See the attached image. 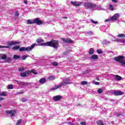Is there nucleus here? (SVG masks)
<instances>
[{"label": "nucleus", "instance_id": "obj_1", "mask_svg": "<svg viewBox=\"0 0 125 125\" xmlns=\"http://www.w3.org/2000/svg\"><path fill=\"white\" fill-rule=\"evenodd\" d=\"M36 45H37V43H34L31 46H28L27 47H21V48L19 45H16L13 47V49L14 50L20 49V51H31V50H32L34 47L36 46Z\"/></svg>", "mask_w": 125, "mask_h": 125}, {"label": "nucleus", "instance_id": "obj_2", "mask_svg": "<svg viewBox=\"0 0 125 125\" xmlns=\"http://www.w3.org/2000/svg\"><path fill=\"white\" fill-rule=\"evenodd\" d=\"M70 83H71L70 79L69 78H65L63 80L62 83L51 88V90H56V89H58V88L61 87V86H63V85H66V84H70Z\"/></svg>", "mask_w": 125, "mask_h": 125}, {"label": "nucleus", "instance_id": "obj_3", "mask_svg": "<svg viewBox=\"0 0 125 125\" xmlns=\"http://www.w3.org/2000/svg\"><path fill=\"white\" fill-rule=\"evenodd\" d=\"M58 44L59 42L57 41H54L51 42H44L41 44L42 46L47 45V46H51V47H54V48H57L58 47Z\"/></svg>", "mask_w": 125, "mask_h": 125}, {"label": "nucleus", "instance_id": "obj_4", "mask_svg": "<svg viewBox=\"0 0 125 125\" xmlns=\"http://www.w3.org/2000/svg\"><path fill=\"white\" fill-rule=\"evenodd\" d=\"M124 58H125V57L123 56H117L114 58V60L115 61H117V62H119L121 65L122 66H125V60H124Z\"/></svg>", "mask_w": 125, "mask_h": 125}, {"label": "nucleus", "instance_id": "obj_5", "mask_svg": "<svg viewBox=\"0 0 125 125\" xmlns=\"http://www.w3.org/2000/svg\"><path fill=\"white\" fill-rule=\"evenodd\" d=\"M83 5L85 9H93V8H96V5L95 4L89 2L84 3Z\"/></svg>", "mask_w": 125, "mask_h": 125}, {"label": "nucleus", "instance_id": "obj_6", "mask_svg": "<svg viewBox=\"0 0 125 125\" xmlns=\"http://www.w3.org/2000/svg\"><path fill=\"white\" fill-rule=\"evenodd\" d=\"M119 17H120V14L116 13L110 18V21H116L119 19Z\"/></svg>", "mask_w": 125, "mask_h": 125}, {"label": "nucleus", "instance_id": "obj_7", "mask_svg": "<svg viewBox=\"0 0 125 125\" xmlns=\"http://www.w3.org/2000/svg\"><path fill=\"white\" fill-rule=\"evenodd\" d=\"M5 113L6 114H9L11 118H12V117H14V116H15V114H16V111L15 110H8L5 111Z\"/></svg>", "mask_w": 125, "mask_h": 125}, {"label": "nucleus", "instance_id": "obj_8", "mask_svg": "<svg viewBox=\"0 0 125 125\" xmlns=\"http://www.w3.org/2000/svg\"><path fill=\"white\" fill-rule=\"evenodd\" d=\"M34 24H37V25H42V21L40 20V18H37L34 19Z\"/></svg>", "mask_w": 125, "mask_h": 125}, {"label": "nucleus", "instance_id": "obj_9", "mask_svg": "<svg viewBox=\"0 0 125 125\" xmlns=\"http://www.w3.org/2000/svg\"><path fill=\"white\" fill-rule=\"evenodd\" d=\"M70 3H71V4H72L73 5H74V6H80V5H81V4L83 3V2H79L77 1H71L70 2Z\"/></svg>", "mask_w": 125, "mask_h": 125}, {"label": "nucleus", "instance_id": "obj_10", "mask_svg": "<svg viewBox=\"0 0 125 125\" xmlns=\"http://www.w3.org/2000/svg\"><path fill=\"white\" fill-rule=\"evenodd\" d=\"M31 74V71L30 70H27L25 72H23L21 73V77H26L27 75H30Z\"/></svg>", "mask_w": 125, "mask_h": 125}, {"label": "nucleus", "instance_id": "obj_11", "mask_svg": "<svg viewBox=\"0 0 125 125\" xmlns=\"http://www.w3.org/2000/svg\"><path fill=\"white\" fill-rule=\"evenodd\" d=\"M19 42H14V41H10L7 43L8 45L10 46V45H14V44H19Z\"/></svg>", "mask_w": 125, "mask_h": 125}, {"label": "nucleus", "instance_id": "obj_12", "mask_svg": "<svg viewBox=\"0 0 125 125\" xmlns=\"http://www.w3.org/2000/svg\"><path fill=\"white\" fill-rule=\"evenodd\" d=\"M63 42L66 43H72L73 42V41L69 38L63 39Z\"/></svg>", "mask_w": 125, "mask_h": 125}, {"label": "nucleus", "instance_id": "obj_13", "mask_svg": "<svg viewBox=\"0 0 125 125\" xmlns=\"http://www.w3.org/2000/svg\"><path fill=\"white\" fill-rule=\"evenodd\" d=\"M15 82H17L18 84H19L20 87H24L25 85H26V83H24L23 82H19L18 81L15 80Z\"/></svg>", "mask_w": 125, "mask_h": 125}, {"label": "nucleus", "instance_id": "obj_14", "mask_svg": "<svg viewBox=\"0 0 125 125\" xmlns=\"http://www.w3.org/2000/svg\"><path fill=\"white\" fill-rule=\"evenodd\" d=\"M124 92L121 91H115L114 92V95L116 96L123 95Z\"/></svg>", "mask_w": 125, "mask_h": 125}, {"label": "nucleus", "instance_id": "obj_15", "mask_svg": "<svg viewBox=\"0 0 125 125\" xmlns=\"http://www.w3.org/2000/svg\"><path fill=\"white\" fill-rule=\"evenodd\" d=\"M53 99L54 101H58L60 99H62V97L59 95L53 97Z\"/></svg>", "mask_w": 125, "mask_h": 125}, {"label": "nucleus", "instance_id": "obj_16", "mask_svg": "<svg viewBox=\"0 0 125 125\" xmlns=\"http://www.w3.org/2000/svg\"><path fill=\"white\" fill-rule=\"evenodd\" d=\"M26 22L28 25H32V24H35L34 20H28L26 21Z\"/></svg>", "mask_w": 125, "mask_h": 125}, {"label": "nucleus", "instance_id": "obj_17", "mask_svg": "<svg viewBox=\"0 0 125 125\" xmlns=\"http://www.w3.org/2000/svg\"><path fill=\"white\" fill-rule=\"evenodd\" d=\"M114 79L115 80V81H121L122 79H123V78H122V77L117 75H115L114 76Z\"/></svg>", "mask_w": 125, "mask_h": 125}, {"label": "nucleus", "instance_id": "obj_18", "mask_svg": "<svg viewBox=\"0 0 125 125\" xmlns=\"http://www.w3.org/2000/svg\"><path fill=\"white\" fill-rule=\"evenodd\" d=\"M47 81H54L55 77L54 76H50L47 78Z\"/></svg>", "mask_w": 125, "mask_h": 125}, {"label": "nucleus", "instance_id": "obj_19", "mask_svg": "<svg viewBox=\"0 0 125 125\" xmlns=\"http://www.w3.org/2000/svg\"><path fill=\"white\" fill-rule=\"evenodd\" d=\"M13 58L14 59V60H18V59H20V58H21V56H18L17 55H14L13 56Z\"/></svg>", "mask_w": 125, "mask_h": 125}, {"label": "nucleus", "instance_id": "obj_20", "mask_svg": "<svg viewBox=\"0 0 125 125\" xmlns=\"http://www.w3.org/2000/svg\"><path fill=\"white\" fill-rule=\"evenodd\" d=\"M111 39L112 40V41L113 42H121V41H122V39H116V37H114L113 36H111Z\"/></svg>", "mask_w": 125, "mask_h": 125}, {"label": "nucleus", "instance_id": "obj_21", "mask_svg": "<svg viewBox=\"0 0 125 125\" xmlns=\"http://www.w3.org/2000/svg\"><path fill=\"white\" fill-rule=\"evenodd\" d=\"M91 58L93 60H95L96 59H98V56L97 55H93L91 56Z\"/></svg>", "mask_w": 125, "mask_h": 125}, {"label": "nucleus", "instance_id": "obj_22", "mask_svg": "<svg viewBox=\"0 0 125 125\" xmlns=\"http://www.w3.org/2000/svg\"><path fill=\"white\" fill-rule=\"evenodd\" d=\"M46 81V80L44 78H42L40 79V83H45V81Z\"/></svg>", "mask_w": 125, "mask_h": 125}, {"label": "nucleus", "instance_id": "obj_23", "mask_svg": "<svg viewBox=\"0 0 125 125\" xmlns=\"http://www.w3.org/2000/svg\"><path fill=\"white\" fill-rule=\"evenodd\" d=\"M97 125H104V124L103 123V122L101 120H99L97 122Z\"/></svg>", "mask_w": 125, "mask_h": 125}, {"label": "nucleus", "instance_id": "obj_24", "mask_svg": "<svg viewBox=\"0 0 125 125\" xmlns=\"http://www.w3.org/2000/svg\"><path fill=\"white\" fill-rule=\"evenodd\" d=\"M29 57V55H23L21 56V59L22 60H25L26 58H28Z\"/></svg>", "mask_w": 125, "mask_h": 125}, {"label": "nucleus", "instance_id": "obj_25", "mask_svg": "<svg viewBox=\"0 0 125 125\" xmlns=\"http://www.w3.org/2000/svg\"><path fill=\"white\" fill-rule=\"evenodd\" d=\"M36 42L37 43H41V42H43V40L41 39H37L36 40Z\"/></svg>", "mask_w": 125, "mask_h": 125}, {"label": "nucleus", "instance_id": "obj_26", "mask_svg": "<svg viewBox=\"0 0 125 125\" xmlns=\"http://www.w3.org/2000/svg\"><path fill=\"white\" fill-rule=\"evenodd\" d=\"M11 61H12V59H11V58H7L6 60V62H7V63H10Z\"/></svg>", "mask_w": 125, "mask_h": 125}, {"label": "nucleus", "instance_id": "obj_27", "mask_svg": "<svg viewBox=\"0 0 125 125\" xmlns=\"http://www.w3.org/2000/svg\"><path fill=\"white\" fill-rule=\"evenodd\" d=\"M6 95H7V94L5 92L0 93V96H6Z\"/></svg>", "mask_w": 125, "mask_h": 125}, {"label": "nucleus", "instance_id": "obj_28", "mask_svg": "<svg viewBox=\"0 0 125 125\" xmlns=\"http://www.w3.org/2000/svg\"><path fill=\"white\" fill-rule=\"evenodd\" d=\"M118 38H125V34H120L117 35Z\"/></svg>", "mask_w": 125, "mask_h": 125}, {"label": "nucleus", "instance_id": "obj_29", "mask_svg": "<svg viewBox=\"0 0 125 125\" xmlns=\"http://www.w3.org/2000/svg\"><path fill=\"white\" fill-rule=\"evenodd\" d=\"M94 52V50L93 48L90 49L89 51V53L90 55H92V54Z\"/></svg>", "mask_w": 125, "mask_h": 125}, {"label": "nucleus", "instance_id": "obj_30", "mask_svg": "<svg viewBox=\"0 0 125 125\" xmlns=\"http://www.w3.org/2000/svg\"><path fill=\"white\" fill-rule=\"evenodd\" d=\"M92 83L93 84H96L97 85H99V84H100V83L97 82H96V81H94V80L92 82Z\"/></svg>", "mask_w": 125, "mask_h": 125}, {"label": "nucleus", "instance_id": "obj_31", "mask_svg": "<svg viewBox=\"0 0 125 125\" xmlns=\"http://www.w3.org/2000/svg\"><path fill=\"white\" fill-rule=\"evenodd\" d=\"M6 55L4 54H2V60H5L6 59Z\"/></svg>", "mask_w": 125, "mask_h": 125}, {"label": "nucleus", "instance_id": "obj_32", "mask_svg": "<svg viewBox=\"0 0 125 125\" xmlns=\"http://www.w3.org/2000/svg\"><path fill=\"white\" fill-rule=\"evenodd\" d=\"M30 72H31V73H32L34 75H37L38 74V72H37V71H36L35 70L32 69L30 71Z\"/></svg>", "mask_w": 125, "mask_h": 125}, {"label": "nucleus", "instance_id": "obj_33", "mask_svg": "<svg viewBox=\"0 0 125 125\" xmlns=\"http://www.w3.org/2000/svg\"><path fill=\"white\" fill-rule=\"evenodd\" d=\"M110 10H111V11H114V10H115V8H114V6H113V5H110Z\"/></svg>", "mask_w": 125, "mask_h": 125}, {"label": "nucleus", "instance_id": "obj_34", "mask_svg": "<svg viewBox=\"0 0 125 125\" xmlns=\"http://www.w3.org/2000/svg\"><path fill=\"white\" fill-rule=\"evenodd\" d=\"M8 89H13V85L9 84L7 87Z\"/></svg>", "mask_w": 125, "mask_h": 125}, {"label": "nucleus", "instance_id": "obj_35", "mask_svg": "<svg viewBox=\"0 0 125 125\" xmlns=\"http://www.w3.org/2000/svg\"><path fill=\"white\" fill-rule=\"evenodd\" d=\"M22 122V120L21 119H20L17 122L16 125H21V122Z\"/></svg>", "mask_w": 125, "mask_h": 125}, {"label": "nucleus", "instance_id": "obj_36", "mask_svg": "<svg viewBox=\"0 0 125 125\" xmlns=\"http://www.w3.org/2000/svg\"><path fill=\"white\" fill-rule=\"evenodd\" d=\"M103 43L104 44H109V43H110V42H109V41H107L105 40L103 42Z\"/></svg>", "mask_w": 125, "mask_h": 125}, {"label": "nucleus", "instance_id": "obj_37", "mask_svg": "<svg viewBox=\"0 0 125 125\" xmlns=\"http://www.w3.org/2000/svg\"><path fill=\"white\" fill-rule=\"evenodd\" d=\"M9 47L8 46H2L0 45V48H8Z\"/></svg>", "mask_w": 125, "mask_h": 125}, {"label": "nucleus", "instance_id": "obj_38", "mask_svg": "<svg viewBox=\"0 0 125 125\" xmlns=\"http://www.w3.org/2000/svg\"><path fill=\"white\" fill-rule=\"evenodd\" d=\"M81 84H82L83 85H84L85 84H87V82H86V81H82V82H81Z\"/></svg>", "mask_w": 125, "mask_h": 125}, {"label": "nucleus", "instance_id": "obj_39", "mask_svg": "<svg viewBox=\"0 0 125 125\" xmlns=\"http://www.w3.org/2000/svg\"><path fill=\"white\" fill-rule=\"evenodd\" d=\"M53 66H57L58 65V62H55L52 63Z\"/></svg>", "mask_w": 125, "mask_h": 125}, {"label": "nucleus", "instance_id": "obj_40", "mask_svg": "<svg viewBox=\"0 0 125 125\" xmlns=\"http://www.w3.org/2000/svg\"><path fill=\"white\" fill-rule=\"evenodd\" d=\"M98 93H102V92H103V90L101 88H99V89H98Z\"/></svg>", "mask_w": 125, "mask_h": 125}, {"label": "nucleus", "instance_id": "obj_41", "mask_svg": "<svg viewBox=\"0 0 125 125\" xmlns=\"http://www.w3.org/2000/svg\"><path fill=\"white\" fill-rule=\"evenodd\" d=\"M97 53L101 54V53H102V50H101L100 49H98L97 50Z\"/></svg>", "mask_w": 125, "mask_h": 125}, {"label": "nucleus", "instance_id": "obj_42", "mask_svg": "<svg viewBox=\"0 0 125 125\" xmlns=\"http://www.w3.org/2000/svg\"><path fill=\"white\" fill-rule=\"evenodd\" d=\"M21 101L22 102H26L27 99L26 98H23L21 99Z\"/></svg>", "mask_w": 125, "mask_h": 125}, {"label": "nucleus", "instance_id": "obj_43", "mask_svg": "<svg viewBox=\"0 0 125 125\" xmlns=\"http://www.w3.org/2000/svg\"><path fill=\"white\" fill-rule=\"evenodd\" d=\"M15 16H19V12L18 11H16L15 13Z\"/></svg>", "mask_w": 125, "mask_h": 125}, {"label": "nucleus", "instance_id": "obj_44", "mask_svg": "<svg viewBox=\"0 0 125 125\" xmlns=\"http://www.w3.org/2000/svg\"><path fill=\"white\" fill-rule=\"evenodd\" d=\"M91 22H92V23H93V24H97V23H98L97 21H93V20H91Z\"/></svg>", "mask_w": 125, "mask_h": 125}, {"label": "nucleus", "instance_id": "obj_45", "mask_svg": "<svg viewBox=\"0 0 125 125\" xmlns=\"http://www.w3.org/2000/svg\"><path fill=\"white\" fill-rule=\"evenodd\" d=\"M119 42H122L123 43H125V40H118Z\"/></svg>", "mask_w": 125, "mask_h": 125}, {"label": "nucleus", "instance_id": "obj_46", "mask_svg": "<svg viewBox=\"0 0 125 125\" xmlns=\"http://www.w3.org/2000/svg\"><path fill=\"white\" fill-rule=\"evenodd\" d=\"M87 34H88V35H93V32H92L91 31H89V32H87Z\"/></svg>", "mask_w": 125, "mask_h": 125}, {"label": "nucleus", "instance_id": "obj_47", "mask_svg": "<svg viewBox=\"0 0 125 125\" xmlns=\"http://www.w3.org/2000/svg\"><path fill=\"white\" fill-rule=\"evenodd\" d=\"M19 72H22V71H24V68H21L19 69Z\"/></svg>", "mask_w": 125, "mask_h": 125}, {"label": "nucleus", "instance_id": "obj_48", "mask_svg": "<svg viewBox=\"0 0 125 125\" xmlns=\"http://www.w3.org/2000/svg\"><path fill=\"white\" fill-rule=\"evenodd\" d=\"M117 115L118 117H119V118H122V117H123L122 114H120L119 113H117Z\"/></svg>", "mask_w": 125, "mask_h": 125}, {"label": "nucleus", "instance_id": "obj_49", "mask_svg": "<svg viewBox=\"0 0 125 125\" xmlns=\"http://www.w3.org/2000/svg\"><path fill=\"white\" fill-rule=\"evenodd\" d=\"M21 93H24V91H21L20 92L17 93V94H21Z\"/></svg>", "mask_w": 125, "mask_h": 125}, {"label": "nucleus", "instance_id": "obj_50", "mask_svg": "<svg viewBox=\"0 0 125 125\" xmlns=\"http://www.w3.org/2000/svg\"><path fill=\"white\" fill-rule=\"evenodd\" d=\"M80 125H86V124H85V123H84V122H81Z\"/></svg>", "mask_w": 125, "mask_h": 125}, {"label": "nucleus", "instance_id": "obj_51", "mask_svg": "<svg viewBox=\"0 0 125 125\" xmlns=\"http://www.w3.org/2000/svg\"><path fill=\"white\" fill-rule=\"evenodd\" d=\"M112 2H114L115 3H117L118 2V0H111Z\"/></svg>", "mask_w": 125, "mask_h": 125}, {"label": "nucleus", "instance_id": "obj_52", "mask_svg": "<svg viewBox=\"0 0 125 125\" xmlns=\"http://www.w3.org/2000/svg\"><path fill=\"white\" fill-rule=\"evenodd\" d=\"M109 21H110V19H107L104 20L105 22H109Z\"/></svg>", "mask_w": 125, "mask_h": 125}, {"label": "nucleus", "instance_id": "obj_53", "mask_svg": "<svg viewBox=\"0 0 125 125\" xmlns=\"http://www.w3.org/2000/svg\"><path fill=\"white\" fill-rule=\"evenodd\" d=\"M23 2L25 4H27V3H28V1L27 0H23Z\"/></svg>", "mask_w": 125, "mask_h": 125}, {"label": "nucleus", "instance_id": "obj_54", "mask_svg": "<svg viewBox=\"0 0 125 125\" xmlns=\"http://www.w3.org/2000/svg\"><path fill=\"white\" fill-rule=\"evenodd\" d=\"M3 99H4V98H2V97H0V101H3Z\"/></svg>", "mask_w": 125, "mask_h": 125}, {"label": "nucleus", "instance_id": "obj_55", "mask_svg": "<svg viewBox=\"0 0 125 125\" xmlns=\"http://www.w3.org/2000/svg\"><path fill=\"white\" fill-rule=\"evenodd\" d=\"M2 54H0V59H2Z\"/></svg>", "mask_w": 125, "mask_h": 125}, {"label": "nucleus", "instance_id": "obj_56", "mask_svg": "<svg viewBox=\"0 0 125 125\" xmlns=\"http://www.w3.org/2000/svg\"><path fill=\"white\" fill-rule=\"evenodd\" d=\"M62 18H63V19H67L68 18H67V17H63Z\"/></svg>", "mask_w": 125, "mask_h": 125}, {"label": "nucleus", "instance_id": "obj_57", "mask_svg": "<svg viewBox=\"0 0 125 125\" xmlns=\"http://www.w3.org/2000/svg\"><path fill=\"white\" fill-rule=\"evenodd\" d=\"M96 80H97V81H99V77H97Z\"/></svg>", "mask_w": 125, "mask_h": 125}, {"label": "nucleus", "instance_id": "obj_58", "mask_svg": "<svg viewBox=\"0 0 125 125\" xmlns=\"http://www.w3.org/2000/svg\"><path fill=\"white\" fill-rule=\"evenodd\" d=\"M99 10H102V9H99Z\"/></svg>", "mask_w": 125, "mask_h": 125}, {"label": "nucleus", "instance_id": "obj_59", "mask_svg": "<svg viewBox=\"0 0 125 125\" xmlns=\"http://www.w3.org/2000/svg\"><path fill=\"white\" fill-rule=\"evenodd\" d=\"M1 107V105L0 104V107Z\"/></svg>", "mask_w": 125, "mask_h": 125}, {"label": "nucleus", "instance_id": "obj_60", "mask_svg": "<svg viewBox=\"0 0 125 125\" xmlns=\"http://www.w3.org/2000/svg\"><path fill=\"white\" fill-rule=\"evenodd\" d=\"M87 1H88L89 0H86Z\"/></svg>", "mask_w": 125, "mask_h": 125}, {"label": "nucleus", "instance_id": "obj_61", "mask_svg": "<svg viewBox=\"0 0 125 125\" xmlns=\"http://www.w3.org/2000/svg\"><path fill=\"white\" fill-rule=\"evenodd\" d=\"M69 125H71V123H69Z\"/></svg>", "mask_w": 125, "mask_h": 125}]
</instances>
